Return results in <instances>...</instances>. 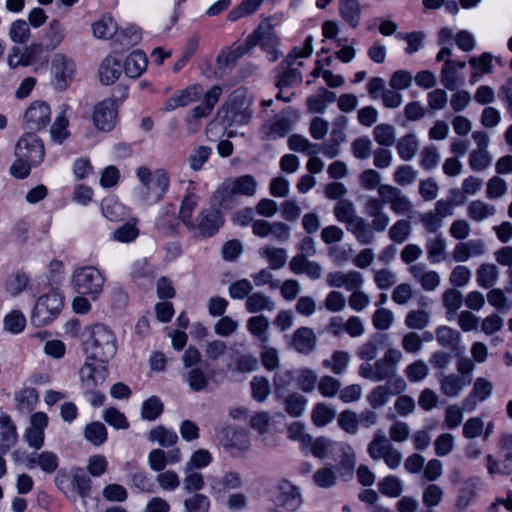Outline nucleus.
Instances as JSON below:
<instances>
[{"label": "nucleus", "instance_id": "37", "mask_svg": "<svg viewBox=\"0 0 512 512\" xmlns=\"http://www.w3.org/2000/svg\"><path fill=\"white\" fill-rule=\"evenodd\" d=\"M217 118L223 126H231L233 124H246L249 121V114L238 110L233 104L225 103L218 111Z\"/></svg>", "mask_w": 512, "mask_h": 512}, {"label": "nucleus", "instance_id": "40", "mask_svg": "<svg viewBox=\"0 0 512 512\" xmlns=\"http://www.w3.org/2000/svg\"><path fill=\"white\" fill-rule=\"evenodd\" d=\"M247 330L261 345L269 341V320L263 315L253 316L247 321Z\"/></svg>", "mask_w": 512, "mask_h": 512}, {"label": "nucleus", "instance_id": "24", "mask_svg": "<svg viewBox=\"0 0 512 512\" xmlns=\"http://www.w3.org/2000/svg\"><path fill=\"white\" fill-rule=\"evenodd\" d=\"M234 186L226 178L212 195V202L219 209L230 210L240 205V200L235 195Z\"/></svg>", "mask_w": 512, "mask_h": 512}, {"label": "nucleus", "instance_id": "36", "mask_svg": "<svg viewBox=\"0 0 512 512\" xmlns=\"http://www.w3.org/2000/svg\"><path fill=\"white\" fill-rule=\"evenodd\" d=\"M221 94L222 88L217 85L208 90L204 94L202 103L192 110L193 118L200 119L209 116L214 106L219 101Z\"/></svg>", "mask_w": 512, "mask_h": 512}, {"label": "nucleus", "instance_id": "47", "mask_svg": "<svg viewBox=\"0 0 512 512\" xmlns=\"http://www.w3.org/2000/svg\"><path fill=\"white\" fill-rule=\"evenodd\" d=\"M495 213V206L482 200H474L467 207L468 217L476 222H482L492 217Z\"/></svg>", "mask_w": 512, "mask_h": 512}, {"label": "nucleus", "instance_id": "2", "mask_svg": "<svg viewBox=\"0 0 512 512\" xmlns=\"http://www.w3.org/2000/svg\"><path fill=\"white\" fill-rule=\"evenodd\" d=\"M83 349L87 358L108 362L117 352L116 335L108 326L95 324L83 343Z\"/></svg>", "mask_w": 512, "mask_h": 512}, {"label": "nucleus", "instance_id": "1", "mask_svg": "<svg viewBox=\"0 0 512 512\" xmlns=\"http://www.w3.org/2000/svg\"><path fill=\"white\" fill-rule=\"evenodd\" d=\"M403 360V353L397 348H388L383 356L374 363H362L358 375L372 382L392 381L395 393L404 392L407 388L405 380L397 375L398 367Z\"/></svg>", "mask_w": 512, "mask_h": 512}, {"label": "nucleus", "instance_id": "25", "mask_svg": "<svg viewBox=\"0 0 512 512\" xmlns=\"http://www.w3.org/2000/svg\"><path fill=\"white\" fill-rule=\"evenodd\" d=\"M275 502L278 506L289 511H295L302 505L303 501L298 488L290 482H284L278 488Z\"/></svg>", "mask_w": 512, "mask_h": 512}, {"label": "nucleus", "instance_id": "21", "mask_svg": "<svg viewBox=\"0 0 512 512\" xmlns=\"http://www.w3.org/2000/svg\"><path fill=\"white\" fill-rule=\"evenodd\" d=\"M223 447L232 455H243L251 447V437L244 430L229 429L225 432V440H222Z\"/></svg>", "mask_w": 512, "mask_h": 512}, {"label": "nucleus", "instance_id": "3", "mask_svg": "<svg viewBox=\"0 0 512 512\" xmlns=\"http://www.w3.org/2000/svg\"><path fill=\"white\" fill-rule=\"evenodd\" d=\"M136 176L142 184L138 196L147 204H155L162 200L169 189L170 179L164 169L152 172L148 167L140 166L136 170Z\"/></svg>", "mask_w": 512, "mask_h": 512}, {"label": "nucleus", "instance_id": "13", "mask_svg": "<svg viewBox=\"0 0 512 512\" xmlns=\"http://www.w3.org/2000/svg\"><path fill=\"white\" fill-rule=\"evenodd\" d=\"M272 421L273 416L269 412L261 411L251 417L249 424L263 446L274 449L278 446V439L272 431Z\"/></svg>", "mask_w": 512, "mask_h": 512}, {"label": "nucleus", "instance_id": "12", "mask_svg": "<svg viewBox=\"0 0 512 512\" xmlns=\"http://www.w3.org/2000/svg\"><path fill=\"white\" fill-rule=\"evenodd\" d=\"M117 116L116 100L107 98L95 105L92 120L96 129L109 132L115 127Z\"/></svg>", "mask_w": 512, "mask_h": 512}, {"label": "nucleus", "instance_id": "7", "mask_svg": "<svg viewBox=\"0 0 512 512\" xmlns=\"http://www.w3.org/2000/svg\"><path fill=\"white\" fill-rule=\"evenodd\" d=\"M63 306V296L57 290H51L39 297L34 305L31 321L36 326H45L57 317Z\"/></svg>", "mask_w": 512, "mask_h": 512}, {"label": "nucleus", "instance_id": "45", "mask_svg": "<svg viewBox=\"0 0 512 512\" xmlns=\"http://www.w3.org/2000/svg\"><path fill=\"white\" fill-rule=\"evenodd\" d=\"M245 308L249 313L273 311L275 303L268 295L262 292H255L251 293L246 299Z\"/></svg>", "mask_w": 512, "mask_h": 512}, {"label": "nucleus", "instance_id": "6", "mask_svg": "<svg viewBox=\"0 0 512 512\" xmlns=\"http://www.w3.org/2000/svg\"><path fill=\"white\" fill-rule=\"evenodd\" d=\"M367 453L375 461L383 460L391 470L397 469L403 459L402 453L391 444L381 429L374 433L367 446Z\"/></svg>", "mask_w": 512, "mask_h": 512}, {"label": "nucleus", "instance_id": "32", "mask_svg": "<svg viewBox=\"0 0 512 512\" xmlns=\"http://www.w3.org/2000/svg\"><path fill=\"white\" fill-rule=\"evenodd\" d=\"M59 465L58 456L51 451H43L41 453H32L27 457V467L29 469L35 466L39 467L43 472L52 474Z\"/></svg>", "mask_w": 512, "mask_h": 512}, {"label": "nucleus", "instance_id": "16", "mask_svg": "<svg viewBox=\"0 0 512 512\" xmlns=\"http://www.w3.org/2000/svg\"><path fill=\"white\" fill-rule=\"evenodd\" d=\"M51 110L47 103L34 101L24 113V121L31 130H41L50 122Z\"/></svg>", "mask_w": 512, "mask_h": 512}, {"label": "nucleus", "instance_id": "50", "mask_svg": "<svg viewBox=\"0 0 512 512\" xmlns=\"http://www.w3.org/2000/svg\"><path fill=\"white\" fill-rule=\"evenodd\" d=\"M427 258L431 263H440L446 259L447 243L442 236L427 240Z\"/></svg>", "mask_w": 512, "mask_h": 512}, {"label": "nucleus", "instance_id": "48", "mask_svg": "<svg viewBox=\"0 0 512 512\" xmlns=\"http://www.w3.org/2000/svg\"><path fill=\"white\" fill-rule=\"evenodd\" d=\"M292 120L285 115H277L265 125L266 133L273 138L284 137L292 129Z\"/></svg>", "mask_w": 512, "mask_h": 512}, {"label": "nucleus", "instance_id": "9", "mask_svg": "<svg viewBox=\"0 0 512 512\" xmlns=\"http://www.w3.org/2000/svg\"><path fill=\"white\" fill-rule=\"evenodd\" d=\"M15 156L38 166L45 156L44 145L37 135L26 133L16 143Z\"/></svg>", "mask_w": 512, "mask_h": 512}, {"label": "nucleus", "instance_id": "14", "mask_svg": "<svg viewBox=\"0 0 512 512\" xmlns=\"http://www.w3.org/2000/svg\"><path fill=\"white\" fill-rule=\"evenodd\" d=\"M252 232L260 238L271 236L272 240L285 243L291 238V228L284 222H269L264 219H258L253 222Z\"/></svg>", "mask_w": 512, "mask_h": 512}, {"label": "nucleus", "instance_id": "31", "mask_svg": "<svg viewBox=\"0 0 512 512\" xmlns=\"http://www.w3.org/2000/svg\"><path fill=\"white\" fill-rule=\"evenodd\" d=\"M466 67L465 61H455L447 59L441 69L440 81L441 84L448 90H455L462 79L457 76V70H462Z\"/></svg>", "mask_w": 512, "mask_h": 512}, {"label": "nucleus", "instance_id": "42", "mask_svg": "<svg viewBox=\"0 0 512 512\" xmlns=\"http://www.w3.org/2000/svg\"><path fill=\"white\" fill-rule=\"evenodd\" d=\"M231 185L234 186L235 195L240 200L241 196L253 197L257 190V180L252 175H243L240 177L228 178Z\"/></svg>", "mask_w": 512, "mask_h": 512}, {"label": "nucleus", "instance_id": "64", "mask_svg": "<svg viewBox=\"0 0 512 512\" xmlns=\"http://www.w3.org/2000/svg\"><path fill=\"white\" fill-rule=\"evenodd\" d=\"M185 512H208L210 509V499L208 496L195 493L183 501Z\"/></svg>", "mask_w": 512, "mask_h": 512}, {"label": "nucleus", "instance_id": "15", "mask_svg": "<svg viewBox=\"0 0 512 512\" xmlns=\"http://www.w3.org/2000/svg\"><path fill=\"white\" fill-rule=\"evenodd\" d=\"M223 223L219 208L209 207L201 211L195 221V226L189 229L197 231L200 236L210 237L219 230Z\"/></svg>", "mask_w": 512, "mask_h": 512}, {"label": "nucleus", "instance_id": "58", "mask_svg": "<svg viewBox=\"0 0 512 512\" xmlns=\"http://www.w3.org/2000/svg\"><path fill=\"white\" fill-rule=\"evenodd\" d=\"M84 437L94 446H101L107 440V429L101 422H91L85 427Z\"/></svg>", "mask_w": 512, "mask_h": 512}, {"label": "nucleus", "instance_id": "60", "mask_svg": "<svg viewBox=\"0 0 512 512\" xmlns=\"http://www.w3.org/2000/svg\"><path fill=\"white\" fill-rule=\"evenodd\" d=\"M264 0H243L240 5L234 7L227 15V19L235 22L243 17L255 13Z\"/></svg>", "mask_w": 512, "mask_h": 512}, {"label": "nucleus", "instance_id": "38", "mask_svg": "<svg viewBox=\"0 0 512 512\" xmlns=\"http://www.w3.org/2000/svg\"><path fill=\"white\" fill-rule=\"evenodd\" d=\"M101 211L103 216L112 222L122 221L129 214L128 209L115 197L103 199L101 202Z\"/></svg>", "mask_w": 512, "mask_h": 512}, {"label": "nucleus", "instance_id": "51", "mask_svg": "<svg viewBox=\"0 0 512 512\" xmlns=\"http://www.w3.org/2000/svg\"><path fill=\"white\" fill-rule=\"evenodd\" d=\"M429 372V366L423 359L414 360L404 369V375L410 383L424 381L428 377Z\"/></svg>", "mask_w": 512, "mask_h": 512}, {"label": "nucleus", "instance_id": "35", "mask_svg": "<svg viewBox=\"0 0 512 512\" xmlns=\"http://www.w3.org/2000/svg\"><path fill=\"white\" fill-rule=\"evenodd\" d=\"M339 15L353 29L361 22L359 0H339Z\"/></svg>", "mask_w": 512, "mask_h": 512}, {"label": "nucleus", "instance_id": "55", "mask_svg": "<svg viewBox=\"0 0 512 512\" xmlns=\"http://www.w3.org/2000/svg\"><path fill=\"white\" fill-rule=\"evenodd\" d=\"M295 381L301 391L312 393L317 387L318 375L310 368H302L297 372Z\"/></svg>", "mask_w": 512, "mask_h": 512}, {"label": "nucleus", "instance_id": "30", "mask_svg": "<svg viewBox=\"0 0 512 512\" xmlns=\"http://www.w3.org/2000/svg\"><path fill=\"white\" fill-rule=\"evenodd\" d=\"M99 80L104 85L115 83L121 75V64L115 55H107L98 70Z\"/></svg>", "mask_w": 512, "mask_h": 512}, {"label": "nucleus", "instance_id": "62", "mask_svg": "<svg viewBox=\"0 0 512 512\" xmlns=\"http://www.w3.org/2000/svg\"><path fill=\"white\" fill-rule=\"evenodd\" d=\"M148 439L152 442H157L163 447H171L176 444L178 436L172 430H168L163 426H157L149 432Z\"/></svg>", "mask_w": 512, "mask_h": 512}, {"label": "nucleus", "instance_id": "19", "mask_svg": "<svg viewBox=\"0 0 512 512\" xmlns=\"http://www.w3.org/2000/svg\"><path fill=\"white\" fill-rule=\"evenodd\" d=\"M493 388V383L486 378H476L471 392L462 402L464 409L468 412L474 411L478 402L485 401L491 396Z\"/></svg>", "mask_w": 512, "mask_h": 512}, {"label": "nucleus", "instance_id": "28", "mask_svg": "<svg viewBox=\"0 0 512 512\" xmlns=\"http://www.w3.org/2000/svg\"><path fill=\"white\" fill-rule=\"evenodd\" d=\"M471 382V377L460 376L454 373L444 375L439 380L442 394L450 398L458 397Z\"/></svg>", "mask_w": 512, "mask_h": 512}, {"label": "nucleus", "instance_id": "26", "mask_svg": "<svg viewBox=\"0 0 512 512\" xmlns=\"http://www.w3.org/2000/svg\"><path fill=\"white\" fill-rule=\"evenodd\" d=\"M203 94V88L199 84L188 86L180 90L175 95L167 99L165 103V110L172 111L178 107L187 106L190 103L197 101Z\"/></svg>", "mask_w": 512, "mask_h": 512}, {"label": "nucleus", "instance_id": "53", "mask_svg": "<svg viewBox=\"0 0 512 512\" xmlns=\"http://www.w3.org/2000/svg\"><path fill=\"white\" fill-rule=\"evenodd\" d=\"M117 24L111 16L104 15L101 19L93 23V35L98 39H110L117 32Z\"/></svg>", "mask_w": 512, "mask_h": 512}, {"label": "nucleus", "instance_id": "34", "mask_svg": "<svg viewBox=\"0 0 512 512\" xmlns=\"http://www.w3.org/2000/svg\"><path fill=\"white\" fill-rule=\"evenodd\" d=\"M17 442L16 427L7 414L0 415V453H7Z\"/></svg>", "mask_w": 512, "mask_h": 512}, {"label": "nucleus", "instance_id": "18", "mask_svg": "<svg viewBox=\"0 0 512 512\" xmlns=\"http://www.w3.org/2000/svg\"><path fill=\"white\" fill-rule=\"evenodd\" d=\"M408 272L426 292L435 291L441 282L440 275L437 271L428 270L425 263H416L409 266Z\"/></svg>", "mask_w": 512, "mask_h": 512}, {"label": "nucleus", "instance_id": "59", "mask_svg": "<svg viewBox=\"0 0 512 512\" xmlns=\"http://www.w3.org/2000/svg\"><path fill=\"white\" fill-rule=\"evenodd\" d=\"M68 126L69 120L65 115V112H61L56 117L50 129V136L53 142L62 144L70 136Z\"/></svg>", "mask_w": 512, "mask_h": 512}, {"label": "nucleus", "instance_id": "57", "mask_svg": "<svg viewBox=\"0 0 512 512\" xmlns=\"http://www.w3.org/2000/svg\"><path fill=\"white\" fill-rule=\"evenodd\" d=\"M197 205L198 197L193 193L187 194L182 200L179 217L188 229L195 226L192 214Z\"/></svg>", "mask_w": 512, "mask_h": 512}, {"label": "nucleus", "instance_id": "44", "mask_svg": "<svg viewBox=\"0 0 512 512\" xmlns=\"http://www.w3.org/2000/svg\"><path fill=\"white\" fill-rule=\"evenodd\" d=\"M341 442H335L325 437H319L315 440H311L310 447L312 454L320 459H324L328 456L336 458L337 448Z\"/></svg>", "mask_w": 512, "mask_h": 512}, {"label": "nucleus", "instance_id": "41", "mask_svg": "<svg viewBox=\"0 0 512 512\" xmlns=\"http://www.w3.org/2000/svg\"><path fill=\"white\" fill-rule=\"evenodd\" d=\"M351 360V355L347 351L336 350L330 358L324 359L322 365L335 375H342L346 372Z\"/></svg>", "mask_w": 512, "mask_h": 512}, {"label": "nucleus", "instance_id": "10", "mask_svg": "<svg viewBox=\"0 0 512 512\" xmlns=\"http://www.w3.org/2000/svg\"><path fill=\"white\" fill-rule=\"evenodd\" d=\"M107 362L92 360L86 357V361L80 369V380L86 392H93L102 385L108 376Z\"/></svg>", "mask_w": 512, "mask_h": 512}, {"label": "nucleus", "instance_id": "56", "mask_svg": "<svg viewBox=\"0 0 512 512\" xmlns=\"http://www.w3.org/2000/svg\"><path fill=\"white\" fill-rule=\"evenodd\" d=\"M498 268L494 264H482L477 269L476 281L480 287L491 288L498 279Z\"/></svg>", "mask_w": 512, "mask_h": 512}, {"label": "nucleus", "instance_id": "33", "mask_svg": "<svg viewBox=\"0 0 512 512\" xmlns=\"http://www.w3.org/2000/svg\"><path fill=\"white\" fill-rule=\"evenodd\" d=\"M316 344L317 337L309 327H301L293 333L292 346L299 353L309 354L315 349Z\"/></svg>", "mask_w": 512, "mask_h": 512}, {"label": "nucleus", "instance_id": "23", "mask_svg": "<svg viewBox=\"0 0 512 512\" xmlns=\"http://www.w3.org/2000/svg\"><path fill=\"white\" fill-rule=\"evenodd\" d=\"M52 66L57 87L65 89L75 72L74 62L63 54H56Z\"/></svg>", "mask_w": 512, "mask_h": 512}, {"label": "nucleus", "instance_id": "49", "mask_svg": "<svg viewBox=\"0 0 512 512\" xmlns=\"http://www.w3.org/2000/svg\"><path fill=\"white\" fill-rule=\"evenodd\" d=\"M436 339L440 346L451 350H457L461 335L457 330L448 326H440L436 329Z\"/></svg>", "mask_w": 512, "mask_h": 512}, {"label": "nucleus", "instance_id": "5", "mask_svg": "<svg viewBox=\"0 0 512 512\" xmlns=\"http://www.w3.org/2000/svg\"><path fill=\"white\" fill-rule=\"evenodd\" d=\"M72 283L78 294L96 300L103 292L105 278L95 267L86 266L75 270Z\"/></svg>", "mask_w": 512, "mask_h": 512}, {"label": "nucleus", "instance_id": "22", "mask_svg": "<svg viewBox=\"0 0 512 512\" xmlns=\"http://www.w3.org/2000/svg\"><path fill=\"white\" fill-rule=\"evenodd\" d=\"M295 61L296 59L289 54L285 60L279 64L277 68L278 80L276 82L278 89H283L284 87L293 86L302 82V74L299 68L294 67Z\"/></svg>", "mask_w": 512, "mask_h": 512}, {"label": "nucleus", "instance_id": "52", "mask_svg": "<svg viewBox=\"0 0 512 512\" xmlns=\"http://www.w3.org/2000/svg\"><path fill=\"white\" fill-rule=\"evenodd\" d=\"M29 284V277L24 273L17 271L9 275L4 283L6 293L12 297L21 294Z\"/></svg>", "mask_w": 512, "mask_h": 512}, {"label": "nucleus", "instance_id": "61", "mask_svg": "<svg viewBox=\"0 0 512 512\" xmlns=\"http://www.w3.org/2000/svg\"><path fill=\"white\" fill-rule=\"evenodd\" d=\"M431 321L429 312L421 309L410 310L405 317V325L409 329L423 330Z\"/></svg>", "mask_w": 512, "mask_h": 512}, {"label": "nucleus", "instance_id": "11", "mask_svg": "<svg viewBox=\"0 0 512 512\" xmlns=\"http://www.w3.org/2000/svg\"><path fill=\"white\" fill-rule=\"evenodd\" d=\"M378 195L382 202L389 205L391 211L397 215H406L413 210V203L409 197L393 185H380L378 187Z\"/></svg>", "mask_w": 512, "mask_h": 512}, {"label": "nucleus", "instance_id": "29", "mask_svg": "<svg viewBox=\"0 0 512 512\" xmlns=\"http://www.w3.org/2000/svg\"><path fill=\"white\" fill-rule=\"evenodd\" d=\"M345 227L362 245H369L375 241V235L370 225L362 216L357 215Z\"/></svg>", "mask_w": 512, "mask_h": 512}, {"label": "nucleus", "instance_id": "63", "mask_svg": "<svg viewBox=\"0 0 512 512\" xmlns=\"http://www.w3.org/2000/svg\"><path fill=\"white\" fill-rule=\"evenodd\" d=\"M335 416V410L325 403L315 404L311 413L312 421L318 427L327 425L335 418Z\"/></svg>", "mask_w": 512, "mask_h": 512}, {"label": "nucleus", "instance_id": "27", "mask_svg": "<svg viewBox=\"0 0 512 512\" xmlns=\"http://www.w3.org/2000/svg\"><path fill=\"white\" fill-rule=\"evenodd\" d=\"M333 459L338 462L340 476L345 479L351 478L356 466V454L353 448L349 444L341 442L336 451V458Z\"/></svg>", "mask_w": 512, "mask_h": 512}, {"label": "nucleus", "instance_id": "43", "mask_svg": "<svg viewBox=\"0 0 512 512\" xmlns=\"http://www.w3.org/2000/svg\"><path fill=\"white\" fill-rule=\"evenodd\" d=\"M396 150L403 161H411L419 150L417 136L412 133L402 136L396 143Z\"/></svg>", "mask_w": 512, "mask_h": 512}, {"label": "nucleus", "instance_id": "8", "mask_svg": "<svg viewBox=\"0 0 512 512\" xmlns=\"http://www.w3.org/2000/svg\"><path fill=\"white\" fill-rule=\"evenodd\" d=\"M248 38L250 46L255 47L259 45L271 55V62H275L279 59L280 54L277 50L279 38L270 21H263Z\"/></svg>", "mask_w": 512, "mask_h": 512}, {"label": "nucleus", "instance_id": "39", "mask_svg": "<svg viewBox=\"0 0 512 512\" xmlns=\"http://www.w3.org/2000/svg\"><path fill=\"white\" fill-rule=\"evenodd\" d=\"M147 58L142 51H133L125 59L124 72L130 78H138L146 70Z\"/></svg>", "mask_w": 512, "mask_h": 512}, {"label": "nucleus", "instance_id": "46", "mask_svg": "<svg viewBox=\"0 0 512 512\" xmlns=\"http://www.w3.org/2000/svg\"><path fill=\"white\" fill-rule=\"evenodd\" d=\"M259 255L266 259L273 270L283 268L287 263V252L284 248L265 246L259 250Z\"/></svg>", "mask_w": 512, "mask_h": 512}, {"label": "nucleus", "instance_id": "17", "mask_svg": "<svg viewBox=\"0 0 512 512\" xmlns=\"http://www.w3.org/2000/svg\"><path fill=\"white\" fill-rule=\"evenodd\" d=\"M325 281L331 288H345L347 291L362 288L364 284L363 275L356 270L330 272L326 275Z\"/></svg>", "mask_w": 512, "mask_h": 512}, {"label": "nucleus", "instance_id": "4", "mask_svg": "<svg viewBox=\"0 0 512 512\" xmlns=\"http://www.w3.org/2000/svg\"><path fill=\"white\" fill-rule=\"evenodd\" d=\"M55 485L71 501H76L77 496L82 498L86 508V498L90 493L91 480L80 467L70 470H60L55 477Z\"/></svg>", "mask_w": 512, "mask_h": 512}, {"label": "nucleus", "instance_id": "20", "mask_svg": "<svg viewBox=\"0 0 512 512\" xmlns=\"http://www.w3.org/2000/svg\"><path fill=\"white\" fill-rule=\"evenodd\" d=\"M242 477L238 472L228 471L222 478H209L210 493L216 498L224 497L226 492L240 488Z\"/></svg>", "mask_w": 512, "mask_h": 512}, {"label": "nucleus", "instance_id": "54", "mask_svg": "<svg viewBox=\"0 0 512 512\" xmlns=\"http://www.w3.org/2000/svg\"><path fill=\"white\" fill-rule=\"evenodd\" d=\"M373 138L379 145L391 147L396 142V129L387 123L378 124L373 129Z\"/></svg>", "mask_w": 512, "mask_h": 512}]
</instances>
